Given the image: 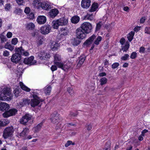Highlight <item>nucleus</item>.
Instances as JSON below:
<instances>
[{"label":"nucleus","instance_id":"f8f14e48","mask_svg":"<svg viewBox=\"0 0 150 150\" xmlns=\"http://www.w3.org/2000/svg\"><path fill=\"white\" fill-rule=\"evenodd\" d=\"M91 0H82L81 6L84 8H88L91 5Z\"/></svg>","mask_w":150,"mask_h":150},{"label":"nucleus","instance_id":"f257e3e1","mask_svg":"<svg viewBox=\"0 0 150 150\" xmlns=\"http://www.w3.org/2000/svg\"><path fill=\"white\" fill-rule=\"evenodd\" d=\"M54 63L58 67L61 68L63 70H65L68 69L70 67L67 63L65 64L60 62L61 59L60 56L58 54H56L54 57Z\"/></svg>","mask_w":150,"mask_h":150},{"label":"nucleus","instance_id":"5fc2aeb1","mask_svg":"<svg viewBox=\"0 0 150 150\" xmlns=\"http://www.w3.org/2000/svg\"><path fill=\"white\" fill-rule=\"evenodd\" d=\"M3 55L4 57H8L9 55V52L7 50H5L3 52Z\"/></svg>","mask_w":150,"mask_h":150},{"label":"nucleus","instance_id":"aec40b11","mask_svg":"<svg viewBox=\"0 0 150 150\" xmlns=\"http://www.w3.org/2000/svg\"><path fill=\"white\" fill-rule=\"evenodd\" d=\"M96 37L95 35H92L84 42V44L87 45L91 44Z\"/></svg>","mask_w":150,"mask_h":150},{"label":"nucleus","instance_id":"7ed1b4c3","mask_svg":"<svg viewBox=\"0 0 150 150\" xmlns=\"http://www.w3.org/2000/svg\"><path fill=\"white\" fill-rule=\"evenodd\" d=\"M14 129L12 126L7 127L4 131L3 137L5 139L11 137L13 135Z\"/></svg>","mask_w":150,"mask_h":150},{"label":"nucleus","instance_id":"c03bdc74","mask_svg":"<svg viewBox=\"0 0 150 150\" xmlns=\"http://www.w3.org/2000/svg\"><path fill=\"white\" fill-rule=\"evenodd\" d=\"M103 25L102 23L101 22L98 23L97 24L96 27V30L98 31L100 29L101 25Z\"/></svg>","mask_w":150,"mask_h":150},{"label":"nucleus","instance_id":"0e129e2a","mask_svg":"<svg viewBox=\"0 0 150 150\" xmlns=\"http://www.w3.org/2000/svg\"><path fill=\"white\" fill-rule=\"evenodd\" d=\"M12 36V33L10 32H8L6 34L7 37L8 38H11Z\"/></svg>","mask_w":150,"mask_h":150},{"label":"nucleus","instance_id":"72a5a7b5","mask_svg":"<svg viewBox=\"0 0 150 150\" xmlns=\"http://www.w3.org/2000/svg\"><path fill=\"white\" fill-rule=\"evenodd\" d=\"M28 129L27 128H25L20 133V135L21 136L24 137L28 133Z\"/></svg>","mask_w":150,"mask_h":150},{"label":"nucleus","instance_id":"473e14b6","mask_svg":"<svg viewBox=\"0 0 150 150\" xmlns=\"http://www.w3.org/2000/svg\"><path fill=\"white\" fill-rule=\"evenodd\" d=\"M39 92H40L38 90H34L31 92V95H33V98H39L38 96Z\"/></svg>","mask_w":150,"mask_h":150},{"label":"nucleus","instance_id":"79ce46f5","mask_svg":"<svg viewBox=\"0 0 150 150\" xmlns=\"http://www.w3.org/2000/svg\"><path fill=\"white\" fill-rule=\"evenodd\" d=\"M129 46V43L127 42L126 44L123 47L122 50L123 51H127L128 49Z\"/></svg>","mask_w":150,"mask_h":150},{"label":"nucleus","instance_id":"58836bf2","mask_svg":"<svg viewBox=\"0 0 150 150\" xmlns=\"http://www.w3.org/2000/svg\"><path fill=\"white\" fill-rule=\"evenodd\" d=\"M47 19H37V22L40 25L45 24L46 22Z\"/></svg>","mask_w":150,"mask_h":150},{"label":"nucleus","instance_id":"b1692460","mask_svg":"<svg viewBox=\"0 0 150 150\" xmlns=\"http://www.w3.org/2000/svg\"><path fill=\"white\" fill-rule=\"evenodd\" d=\"M30 101L28 99H23L22 101L20 103V104L21 105L23 106L28 105L29 103L30 104Z\"/></svg>","mask_w":150,"mask_h":150},{"label":"nucleus","instance_id":"ddd939ff","mask_svg":"<svg viewBox=\"0 0 150 150\" xmlns=\"http://www.w3.org/2000/svg\"><path fill=\"white\" fill-rule=\"evenodd\" d=\"M15 50V51L19 52L21 55L22 54L25 56H27L29 55V53L28 52L24 50L22 47L16 48Z\"/></svg>","mask_w":150,"mask_h":150},{"label":"nucleus","instance_id":"5701e85b","mask_svg":"<svg viewBox=\"0 0 150 150\" xmlns=\"http://www.w3.org/2000/svg\"><path fill=\"white\" fill-rule=\"evenodd\" d=\"M35 25L32 23H27L26 26V28L28 30H33L35 28Z\"/></svg>","mask_w":150,"mask_h":150},{"label":"nucleus","instance_id":"c9c22d12","mask_svg":"<svg viewBox=\"0 0 150 150\" xmlns=\"http://www.w3.org/2000/svg\"><path fill=\"white\" fill-rule=\"evenodd\" d=\"M107 79L105 77L102 78L100 80V84L101 85L106 84L107 82Z\"/></svg>","mask_w":150,"mask_h":150},{"label":"nucleus","instance_id":"bb28decb","mask_svg":"<svg viewBox=\"0 0 150 150\" xmlns=\"http://www.w3.org/2000/svg\"><path fill=\"white\" fill-rule=\"evenodd\" d=\"M134 35V32L133 31H131L127 35V38L129 41L131 42L132 40Z\"/></svg>","mask_w":150,"mask_h":150},{"label":"nucleus","instance_id":"4d7b16f0","mask_svg":"<svg viewBox=\"0 0 150 150\" xmlns=\"http://www.w3.org/2000/svg\"><path fill=\"white\" fill-rule=\"evenodd\" d=\"M11 5L10 4H6L5 7V10L6 11H8L10 9Z\"/></svg>","mask_w":150,"mask_h":150},{"label":"nucleus","instance_id":"e433bc0d","mask_svg":"<svg viewBox=\"0 0 150 150\" xmlns=\"http://www.w3.org/2000/svg\"><path fill=\"white\" fill-rule=\"evenodd\" d=\"M5 47L6 49H8L11 51H12L14 49V47L12 46L8 43H6L5 45Z\"/></svg>","mask_w":150,"mask_h":150},{"label":"nucleus","instance_id":"4c0bfd02","mask_svg":"<svg viewBox=\"0 0 150 150\" xmlns=\"http://www.w3.org/2000/svg\"><path fill=\"white\" fill-rule=\"evenodd\" d=\"M0 38L1 42H4L6 41V38L4 33H2L0 35Z\"/></svg>","mask_w":150,"mask_h":150},{"label":"nucleus","instance_id":"9d476101","mask_svg":"<svg viewBox=\"0 0 150 150\" xmlns=\"http://www.w3.org/2000/svg\"><path fill=\"white\" fill-rule=\"evenodd\" d=\"M34 57L31 56L29 58H25L24 59L23 63L26 64L33 65L35 64L36 62L35 60H34Z\"/></svg>","mask_w":150,"mask_h":150},{"label":"nucleus","instance_id":"4468645a","mask_svg":"<svg viewBox=\"0 0 150 150\" xmlns=\"http://www.w3.org/2000/svg\"><path fill=\"white\" fill-rule=\"evenodd\" d=\"M59 13L58 10L56 8L52 9L49 13V15L51 18L55 17Z\"/></svg>","mask_w":150,"mask_h":150},{"label":"nucleus","instance_id":"a878e982","mask_svg":"<svg viewBox=\"0 0 150 150\" xmlns=\"http://www.w3.org/2000/svg\"><path fill=\"white\" fill-rule=\"evenodd\" d=\"M77 38H74L71 40V42L72 44L74 46H76L79 45L80 42V41Z\"/></svg>","mask_w":150,"mask_h":150},{"label":"nucleus","instance_id":"37998d69","mask_svg":"<svg viewBox=\"0 0 150 150\" xmlns=\"http://www.w3.org/2000/svg\"><path fill=\"white\" fill-rule=\"evenodd\" d=\"M95 14L94 15L93 14H87L85 17V19H92V18H94V17L95 16Z\"/></svg>","mask_w":150,"mask_h":150},{"label":"nucleus","instance_id":"6e6d98bb","mask_svg":"<svg viewBox=\"0 0 150 150\" xmlns=\"http://www.w3.org/2000/svg\"><path fill=\"white\" fill-rule=\"evenodd\" d=\"M71 144L74 145V144L72 143V142L71 141H68L67 143L65 144V146L66 147H67Z\"/></svg>","mask_w":150,"mask_h":150},{"label":"nucleus","instance_id":"7c9ffc66","mask_svg":"<svg viewBox=\"0 0 150 150\" xmlns=\"http://www.w3.org/2000/svg\"><path fill=\"white\" fill-rule=\"evenodd\" d=\"M60 25L57 19L54 20L52 22V26L54 29H57Z\"/></svg>","mask_w":150,"mask_h":150},{"label":"nucleus","instance_id":"69168bd1","mask_svg":"<svg viewBox=\"0 0 150 150\" xmlns=\"http://www.w3.org/2000/svg\"><path fill=\"white\" fill-rule=\"evenodd\" d=\"M140 26H136L134 28V31L136 32H138V31L140 30Z\"/></svg>","mask_w":150,"mask_h":150},{"label":"nucleus","instance_id":"13d9d810","mask_svg":"<svg viewBox=\"0 0 150 150\" xmlns=\"http://www.w3.org/2000/svg\"><path fill=\"white\" fill-rule=\"evenodd\" d=\"M145 50V48L143 47H140L139 50V52L142 53H144Z\"/></svg>","mask_w":150,"mask_h":150},{"label":"nucleus","instance_id":"49530a36","mask_svg":"<svg viewBox=\"0 0 150 150\" xmlns=\"http://www.w3.org/2000/svg\"><path fill=\"white\" fill-rule=\"evenodd\" d=\"M129 57V55L128 54H126L121 57V59L123 60H126Z\"/></svg>","mask_w":150,"mask_h":150},{"label":"nucleus","instance_id":"f3484780","mask_svg":"<svg viewBox=\"0 0 150 150\" xmlns=\"http://www.w3.org/2000/svg\"><path fill=\"white\" fill-rule=\"evenodd\" d=\"M59 32L61 36H65L67 35L69 32L67 28H62L60 29Z\"/></svg>","mask_w":150,"mask_h":150},{"label":"nucleus","instance_id":"9b49d317","mask_svg":"<svg viewBox=\"0 0 150 150\" xmlns=\"http://www.w3.org/2000/svg\"><path fill=\"white\" fill-rule=\"evenodd\" d=\"M59 115L58 114L57 112H54L52 114L51 120L52 123L56 125H57L59 123Z\"/></svg>","mask_w":150,"mask_h":150},{"label":"nucleus","instance_id":"a18cd8bd","mask_svg":"<svg viewBox=\"0 0 150 150\" xmlns=\"http://www.w3.org/2000/svg\"><path fill=\"white\" fill-rule=\"evenodd\" d=\"M67 91L70 94L71 96H72L74 95V92L73 90V89L72 88L69 87L68 88Z\"/></svg>","mask_w":150,"mask_h":150},{"label":"nucleus","instance_id":"0eeeda50","mask_svg":"<svg viewBox=\"0 0 150 150\" xmlns=\"http://www.w3.org/2000/svg\"><path fill=\"white\" fill-rule=\"evenodd\" d=\"M17 112V110L16 109H12L4 112L3 114L2 115L4 117L7 118L10 116L15 115Z\"/></svg>","mask_w":150,"mask_h":150},{"label":"nucleus","instance_id":"864d4df0","mask_svg":"<svg viewBox=\"0 0 150 150\" xmlns=\"http://www.w3.org/2000/svg\"><path fill=\"white\" fill-rule=\"evenodd\" d=\"M18 42V39L17 38H15L12 39L11 43L12 44L15 45Z\"/></svg>","mask_w":150,"mask_h":150},{"label":"nucleus","instance_id":"f704fd0d","mask_svg":"<svg viewBox=\"0 0 150 150\" xmlns=\"http://www.w3.org/2000/svg\"><path fill=\"white\" fill-rule=\"evenodd\" d=\"M42 125V122L39 124L36 127H35L34 128L35 131V132H37L39 131Z\"/></svg>","mask_w":150,"mask_h":150},{"label":"nucleus","instance_id":"603ef678","mask_svg":"<svg viewBox=\"0 0 150 150\" xmlns=\"http://www.w3.org/2000/svg\"><path fill=\"white\" fill-rule=\"evenodd\" d=\"M144 32L145 33L150 34V27H146L145 29Z\"/></svg>","mask_w":150,"mask_h":150},{"label":"nucleus","instance_id":"052dcab7","mask_svg":"<svg viewBox=\"0 0 150 150\" xmlns=\"http://www.w3.org/2000/svg\"><path fill=\"white\" fill-rule=\"evenodd\" d=\"M30 8L28 7H26L24 10L25 12L27 14L29 13L30 12Z\"/></svg>","mask_w":150,"mask_h":150},{"label":"nucleus","instance_id":"09e8293b","mask_svg":"<svg viewBox=\"0 0 150 150\" xmlns=\"http://www.w3.org/2000/svg\"><path fill=\"white\" fill-rule=\"evenodd\" d=\"M13 92L16 97H18L19 95L20 92L18 89H16Z\"/></svg>","mask_w":150,"mask_h":150},{"label":"nucleus","instance_id":"e2e57ef3","mask_svg":"<svg viewBox=\"0 0 150 150\" xmlns=\"http://www.w3.org/2000/svg\"><path fill=\"white\" fill-rule=\"evenodd\" d=\"M35 18L34 14L32 13L29 15V19H34Z\"/></svg>","mask_w":150,"mask_h":150},{"label":"nucleus","instance_id":"6ab92c4d","mask_svg":"<svg viewBox=\"0 0 150 150\" xmlns=\"http://www.w3.org/2000/svg\"><path fill=\"white\" fill-rule=\"evenodd\" d=\"M42 3L40 0H35L33 1V4L38 9L42 8Z\"/></svg>","mask_w":150,"mask_h":150},{"label":"nucleus","instance_id":"3c124183","mask_svg":"<svg viewBox=\"0 0 150 150\" xmlns=\"http://www.w3.org/2000/svg\"><path fill=\"white\" fill-rule=\"evenodd\" d=\"M137 54L135 52H133L130 55V58L132 59H134L137 57Z\"/></svg>","mask_w":150,"mask_h":150},{"label":"nucleus","instance_id":"a211bd4d","mask_svg":"<svg viewBox=\"0 0 150 150\" xmlns=\"http://www.w3.org/2000/svg\"><path fill=\"white\" fill-rule=\"evenodd\" d=\"M9 108V105L5 103H0V110H8Z\"/></svg>","mask_w":150,"mask_h":150},{"label":"nucleus","instance_id":"c85d7f7f","mask_svg":"<svg viewBox=\"0 0 150 150\" xmlns=\"http://www.w3.org/2000/svg\"><path fill=\"white\" fill-rule=\"evenodd\" d=\"M38 57L41 60L45 59V53L44 51L39 52L38 54Z\"/></svg>","mask_w":150,"mask_h":150},{"label":"nucleus","instance_id":"6e6552de","mask_svg":"<svg viewBox=\"0 0 150 150\" xmlns=\"http://www.w3.org/2000/svg\"><path fill=\"white\" fill-rule=\"evenodd\" d=\"M31 115L29 114H26L23 116L20 120L21 123L25 125H26L28 121H30L31 119Z\"/></svg>","mask_w":150,"mask_h":150},{"label":"nucleus","instance_id":"f03ea898","mask_svg":"<svg viewBox=\"0 0 150 150\" xmlns=\"http://www.w3.org/2000/svg\"><path fill=\"white\" fill-rule=\"evenodd\" d=\"M11 91L10 88H4L0 94V100H4L6 99L9 100L12 99Z\"/></svg>","mask_w":150,"mask_h":150},{"label":"nucleus","instance_id":"a19ab883","mask_svg":"<svg viewBox=\"0 0 150 150\" xmlns=\"http://www.w3.org/2000/svg\"><path fill=\"white\" fill-rule=\"evenodd\" d=\"M102 39V38L101 36H98V37L96 40L94 42V44L96 45L99 44V42H100Z\"/></svg>","mask_w":150,"mask_h":150},{"label":"nucleus","instance_id":"39448f33","mask_svg":"<svg viewBox=\"0 0 150 150\" xmlns=\"http://www.w3.org/2000/svg\"><path fill=\"white\" fill-rule=\"evenodd\" d=\"M75 33L76 37L78 39H83L86 36L87 34L81 27L76 30Z\"/></svg>","mask_w":150,"mask_h":150},{"label":"nucleus","instance_id":"1a4fd4ad","mask_svg":"<svg viewBox=\"0 0 150 150\" xmlns=\"http://www.w3.org/2000/svg\"><path fill=\"white\" fill-rule=\"evenodd\" d=\"M16 53L13 54L11 58V61L13 63H18L21 59V55L19 52L15 51Z\"/></svg>","mask_w":150,"mask_h":150},{"label":"nucleus","instance_id":"393cba45","mask_svg":"<svg viewBox=\"0 0 150 150\" xmlns=\"http://www.w3.org/2000/svg\"><path fill=\"white\" fill-rule=\"evenodd\" d=\"M59 46V44L56 42H52L50 45L51 48L53 51L56 50L57 49L58 47Z\"/></svg>","mask_w":150,"mask_h":150},{"label":"nucleus","instance_id":"de8ad7c7","mask_svg":"<svg viewBox=\"0 0 150 150\" xmlns=\"http://www.w3.org/2000/svg\"><path fill=\"white\" fill-rule=\"evenodd\" d=\"M119 63L117 62H115L112 65V68L113 69H115L117 68L119 66Z\"/></svg>","mask_w":150,"mask_h":150},{"label":"nucleus","instance_id":"20e7f679","mask_svg":"<svg viewBox=\"0 0 150 150\" xmlns=\"http://www.w3.org/2000/svg\"><path fill=\"white\" fill-rule=\"evenodd\" d=\"M80 27L86 34L91 33L93 29L91 24L87 22L83 23L81 25Z\"/></svg>","mask_w":150,"mask_h":150},{"label":"nucleus","instance_id":"ea45409f","mask_svg":"<svg viewBox=\"0 0 150 150\" xmlns=\"http://www.w3.org/2000/svg\"><path fill=\"white\" fill-rule=\"evenodd\" d=\"M78 114V113L77 111L75 112H71L69 115V116L71 117H76Z\"/></svg>","mask_w":150,"mask_h":150},{"label":"nucleus","instance_id":"2f4dec72","mask_svg":"<svg viewBox=\"0 0 150 150\" xmlns=\"http://www.w3.org/2000/svg\"><path fill=\"white\" fill-rule=\"evenodd\" d=\"M60 25H65L67 24V19H57Z\"/></svg>","mask_w":150,"mask_h":150},{"label":"nucleus","instance_id":"412c9836","mask_svg":"<svg viewBox=\"0 0 150 150\" xmlns=\"http://www.w3.org/2000/svg\"><path fill=\"white\" fill-rule=\"evenodd\" d=\"M98 7V4L97 3L95 2L93 3L91 5V9L90 10V12H93L96 11Z\"/></svg>","mask_w":150,"mask_h":150},{"label":"nucleus","instance_id":"4be33fe9","mask_svg":"<svg viewBox=\"0 0 150 150\" xmlns=\"http://www.w3.org/2000/svg\"><path fill=\"white\" fill-rule=\"evenodd\" d=\"M42 8L45 10L51 8V6L49 3L44 2L42 3Z\"/></svg>","mask_w":150,"mask_h":150},{"label":"nucleus","instance_id":"c756f323","mask_svg":"<svg viewBox=\"0 0 150 150\" xmlns=\"http://www.w3.org/2000/svg\"><path fill=\"white\" fill-rule=\"evenodd\" d=\"M19 85L21 88L23 90L28 92L30 91V89L24 85L23 83L20 82L19 83Z\"/></svg>","mask_w":150,"mask_h":150},{"label":"nucleus","instance_id":"8fccbe9b","mask_svg":"<svg viewBox=\"0 0 150 150\" xmlns=\"http://www.w3.org/2000/svg\"><path fill=\"white\" fill-rule=\"evenodd\" d=\"M86 127L88 131H90L92 128V125L91 124H87L86 126Z\"/></svg>","mask_w":150,"mask_h":150},{"label":"nucleus","instance_id":"680f3d73","mask_svg":"<svg viewBox=\"0 0 150 150\" xmlns=\"http://www.w3.org/2000/svg\"><path fill=\"white\" fill-rule=\"evenodd\" d=\"M56 66L57 65H56V66H55V65H52L51 67V70L52 71H54L57 70V67Z\"/></svg>","mask_w":150,"mask_h":150},{"label":"nucleus","instance_id":"338daca9","mask_svg":"<svg viewBox=\"0 0 150 150\" xmlns=\"http://www.w3.org/2000/svg\"><path fill=\"white\" fill-rule=\"evenodd\" d=\"M18 5L22 4L24 0H16Z\"/></svg>","mask_w":150,"mask_h":150},{"label":"nucleus","instance_id":"cd10ccee","mask_svg":"<svg viewBox=\"0 0 150 150\" xmlns=\"http://www.w3.org/2000/svg\"><path fill=\"white\" fill-rule=\"evenodd\" d=\"M51 90V87L50 86H46L44 88V93L46 95L50 94Z\"/></svg>","mask_w":150,"mask_h":150},{"label":"nucleus","instance_id":"2eb2a0df","mask_svg":"<svg viewBox=\"0 0 150 150\" xmlns=\"http://www.w3.org/2000/svg\"><path fill=\"white\" fill-rule=\"evenodd\" d=\"M86 56L84 55L81 56L79 58V61L77 65V68H79L80 67L85 60Z\"/></svg>","mask_w":150,"mask_h":150},{"label":"nucleus","instance_id":"423d86ee","mask_svg":"<svg viewBox=\"0 0 150 150\" xmlns=\"http://www.w3.org/2000/svg\"><path fill=\"white\" fill-rule=\"evenodd\" d=\"M41 33L43 35H46L50 33L51 30V27L49 25L41 27L40 29Z\"/></svg>","mask_w":150,"mask_h":150},{"label":"nucleus","instance_id":"dca6fc26","mask_svg":"<svg viewBox=\"0 0 150 150\" xmlns=\"http://www.w3.org/2000/svg\"><path fill=\"white\" fill-rule=\"evenodd\" d=\"M40 102V98H33L31 99L30 104L32 107H35L37 106Z\"/></svg>","mask_w":150,"mask_h":150},{"label":"nucleus","instance_id":"774afa93","mask_svg":"<svg viewBox=\"0 0 150 150\" xmlns=\"http://www.w3.org/2000/svg\"><path fill=\"white\" fill-rule=\"evenodd\" d=\"M125 42V39L124 38H122L120 40V42L122 45H123L124 44Z\"/></svg>","mask_w":150,"mask_h":150},{"label":"nucleus","instance_id":"bf43d9fd","mask_svg":"<svg viewBox=\"0 0 150 150\" xmlns=\"http://www.w3.org/2000/svg\"><path fill=\"white\" fill-rule=\"evenodd\" d=\"M71 22L74 24H76L79 21V19H71Z\"/></svg>","mask_w":150,"mask_h":150}]
</instances>
